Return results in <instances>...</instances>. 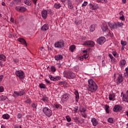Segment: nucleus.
I'll return each mask as SVG.
<instances>
[{
  "label": "nucleus",
  "instance_id": "obj_40",
  "mask_svg": "<svg viewBox=\"0 0 128 128\" xmlns=\"http://www.w3.org/2000/svg\"><path fill=\"white\" fill-rule=\"evenodd\" d=\"M112 54H113L115 58H118V54L116 52H112Z\"/></svg>",
  "mask_w": 128,
  "mask_h": 128
},
{
  "label": "nucleus",
  "instance_id": "obj_4",
  "mask_svg": "<svg viewBox=\"0 0 128 128\" xmlns=\"http://www.w3.org/2000/svg\"><path fill=\"white\" fill-rule=\"evenodd\" d=\"M42 112L46 116L50 117L52 116V110L50 109V108L48 107L44 108H42Z\"/></svg>",
  "mask_w": 128,
  "mask_h": 128
},
{
  "label": "nucleus",
  "instance_id": "obj_50",
  "mask_svg": "<svg viewBox=\"0 0 128 128\" xmlns=\"http://www.w3.org/2000/svg\"><path fill=\"white\" fill-rule=\"evenodd\" d=\"M68 8H70V10H72V8H74V6H72V4H68Z\"/></svg>",
  "mask_w": 128,
  "mask_h": 128
},
{
  "label": "nucleus",
  "instance_id": "obj_27",
  "mask_svg": "<svg viewBox=\"0 0 128 128\" xmlns=\"http://www.w3.org/2000/svg\"><path fill=\"white\" fill-rule=\"evenodd\" d=\"M54 8H62V4L60 3H55L54 4Z\"/></svg>",
  "mask_w": 128,
  "mask_h": 128
},
{
  "label": "nucleus",
  "instance_id": "obj_33",
  "mask_svg": "<svg viewBox=\"0 0 128 128\" xmlns=\"http://www.w3.org/2000/svg\"><path fill=\"white\" fill-rule=\"evenodd\" d=\"M74 50H76V46L72 45V46H70V52H73Z\"/></svg>",
  "mask_w": 128,
  "mask_h": 128
},
{
  "label": "nucleus",
  "instance_id": "obj_58",
  "mask_svg": "<svg viewBox=\"0 0 128 128\" xmlns=\"http://www.w3.org/2000/svg\"><path fill=\"white\" fill-rule=\"evenodd\" d=\"M32 2H34V4L35 6H36V2H38V0H31Z\"/></svg>",
  "mask_w": 128,
  "mask_h": 128
},
{
  "label": "nucleus",
  "instance_id": "obj_3",
  "mask_svg": "<svg viewBox=\"0 0 128 128\" xmlns=\"http://www.w3.org/2000/svg\"><path fill=\"white\" fill-rule=\"evenodd\" d=\"M64 78L70 80L72 78H74L76 74L70 71L66 70L64 72Z\"/></svg>",
  "mask_w": 128,
  "mask_h": 128
},
{
  "label": "nucleus",
  "instance_id": "obj_5",
  "mask_svg": "<svg viewBox=\"0 0 128 128\" xmlns=\"http://www.w3.org/2000/svg\"><path fill=\"white\" fill-rule=\"evenodd\" d=\"M26 94L25 90H22L20 92L14 91V93H12V96L14 98H18V96H24Z\"/></svg>",
  "mask_w": 128,
  "mask_h": 128
},
{
  "label": "nucleus",
  "instance_id": "obj_16",
  "mask_svg": "<svg viewBox=\"0 0 128 128\" xmlns=\"http://www.w3.org/2000/svg\"><path fill=\"white\" fill-rule=\"evenodd\" d=\"M48 78H50V80H53V82H56V80H60V76L54 77L52 75H49Z\"/></svg>",
  "mask_w": 128,
  "mask_h": 128
},
{
  "label": "nucleus",
  "instance_id": "obj_2",
  "mask_svg": "<svg viewBox=\"0 0 128 128\" xmlns=\"http://www.w3.org/2000/svg\"><path fill=\"white\" fill-rule=\"evenodd\" d=\"M108 26L111 28H122L124 26L122 22H116L114 23L108 22Z\"/></svg>",
  "mask_w": 128,
  "mask_h": 128
},
{
  "label": "nucleus",
  "instance_id": "obj_18",
  "mask_svg": "<svg viewBox=\"0 0 128 128\" xmlns=\"http://www.w3.org/2000/svg\"><path fill=\"white\" fill-rule=\"evenodd\" d=\"M68 98H70V94H65L62 96V100L63 102H66Z\"/></svg>",
  "mask_w": 128,
  "mask_h": 128
},
{
  "label": "nucleus",
  "instance_id": "obj_41",
  "mask_svg": "<svg viewBox=\"0 0 128 128\" xmlns=\"http://www.w3.org/2000/svg\"><path fill=\"white\" fill-rule=\"evenodd\" d=\"M66 118L67 122H71L72 118H70V117L69 116H66Z\"/></svg>",
  "mask_w": 128,
  "mask_h": 128
},
{
  "label": "nucleus",
  "instance_id": "obj_6",
  "mask_svg": "<svg viewBox=\"0 0 128 128\" xmlns=\"http://www.w3.org/2000/svg\"><path fill=\"white\" fill-rule=\"evenodd\" d=\"M48 14H52V10H43L41 12L42 16V18L46 20V18H48Z\"/></svg>",
  "mask_w": 128,
  "mask_h": 128
},
{
  "label": "nucleus",
  "instance_id": "obj_44",
  "mask_svg": "<svg viewBox=\"0 0 128 128\" xmlns=\"http://www.w3.org/2000/svg\"><path fill=\"white\" fill-rule=\"evenodd\" d=\"M89 6H90V10H94V5H92V4H90Z\"/></svg>",
  "mask_w": 128,
  "mask_h": 128
},
{
  "label": "nucleus",
  "instance_id": "obj_31",
  "mask_svg": "<svg viewBox=\"0 0 128 128\" xmlns=\"http://www.w3.org/2000/svg\"><path fill=\"white\" fill-rule=\"evenodd\" d=\"M73 120L76 124H80V122L78 120L80 118L78 117H73Z\"/></svg>",
  "mask_w": 128,
  "mask_h": 128
},
{
  "label": "nucleus",
  "instance_id": "obj_42",
  "mask_svg": "<svg viewBox=\"0 0 128 128\" xmlns=\"http://www.w3.org/2000/svg\"><path fill=\"white\" fill-rule=\"evenodd\" d=\"M121 44L122 46H126V42L121 40Z\"/></svg>",
  "mask_w": 128,
  "mask_h": 128
},
{
  "label": "nucleus",
  "instance_id": "obj_12",
  "mask_svg": "<svg viewBox=\"0 0 128 128\" xmlns=\"http://www.w3.org/2000/svg\"><path fill=\"white\" fill-rule=\"evenodd\" d=\"M106 42V38L104 36H101L97 40V42L98 44H104Z\"/></svg>",
  "mask_w": 128,
  "mask_h": 128
},
{
  "label": "nucleus",
  "instance_id": "obj_62",
  "mask_svg": "<svg viewBox=\"0 0 128 128\" xmlns=\"http://www.w3.org/2000/svg\"><path fill=\"white\" fill-rule=\"evenodd\" d=\"M20 20H22V21L24 20V16H20Z\"/></svg>",
  "mask_w": 128,
  "mask_h": 128
},
{
  "label": "nucleus",
  "instance_id": "obj_56",
  "mask_svg": "<svg viewBox=\"0 0 128 128\" xmlns=\"http://www.w3.org/2000/svg\"><path fill=\"white\" fill-rule=\"evenodd\" d=\"M82 116L83 118H86L87 117L86 116V113H83L82 114Z\"/></svg>",
  "mask_w": 128,
  "mask_h": 128
},
{
  "label": "nucleus",
  "instance_id": "obj_55",
  "mask_svg": "<svg viewBox=\"0 0 128 128\" xmlns=\"http://www.w3.org/2000/svg\"><path fill=\"white\" fill-rule=\"evenodd\" d=\"M125 70L126 72V74H124L125 76H128V68H126Z\"/></svg>",
  "mask_w": 128,
  "mask_h": 128
},
{
  "label": "nucleus",
  "instance_id": "obj_24",
  "mask_svg": "<svg viewBox=\"0 0 128 128\" xmlns=\"http://www.w3.org/2000/svg\"><path fill=\"white\" fill-rule=\"evenodd\" d=\"M76 102H78V99L80 98V95L78 94V92L76 90L74 92Z\"/></svg>",
  "mask_w": 128,
  "mask_h": 128
},
{
  "label": "nucleus",
  "instance_id": "obj_39",
  "mask_svg": "<svg viewBox=\"0 0 128 128\" xmlns=\"http://www.w3.org/2000/svg\"><path fill=\"white\" fill-rule=\"evenodd\" d=\"M108 122H110V124H114V118H110L108 119Z\"/></svg>",
  "mask_w": 128,
  "mask_h": 128
},
{
  "label": "nucleus",
  "instance_id": "obj_48",
  "mask_svg": "<svg viewBox=\"0 0 128 128\" xmlns=\"http://www.w3.org/2000/svg\"><path fill=\"white\" fill-rule=\"evenodd\" d=\"M78 107L76 106L73 108V112H78Z\"/></svg>",
  "mask_w": 128,
  "mask_h": 128
},
{
  "label": "nucleus",
  "instance_id": "obj_49",
  "mask_svg": "<svg viewBox=\"0 0 128 128\" xmlns=\"http://www.w3.org/2000/svg\"><path fill=\"white\" fill-rule=\"evenodd\" d=\"M59 86H66V82H60L58 84Z\"/></svg>",
  "mask_w": 128,
  "mask_h": 128
},
{
  "label": "nucleus",
  "instance_id": "obj_9",
  "mask_svg": "<svg viewBox=\"0 0 128 128\" xmlns=\"http://www.w3.org/2000/svg\"><path fill=\"white\" fill-rule=\"evenodd\" d=\"M54 46L55 48H64V41H59L58 42H56L54 44Z\"/></svg>",
  "mask_w": 128,
  "mask_h": 128
},
{
  "label": "nucleus",
  "instance_id": "obj_13",
  "mask_svg": "<svg viewBox=\"0 0 128 128\" xmlns=\"http://www.w3.org/2000/svg\"><path fill=\"white\" fill-rule=\"evenodd\" d=\"M102 32H107L108 34H110V30L108 28V26L106 24H103L102 26Z\"/></svg>",
  "mask_w": 128,
  "mask_h": 128
},
{
  "label": "nucleus",
  "instance_id": "obj_32",
  "mask_svg": "<svg viewBox=\"0 0 128 128\" xmlns=\"http://www.w3.org/2000/svg\"><path fill=\"white\" fill-rule=\"evenodd\" d=\"M86 108L82 106H81L79 110V112H83L84 114L86 112Z\"/></svg>",
  "mask_w": 128,
  "mask_h": 128
},
{
  "label": "nucleus",
  "instance_id": "obj_60",
  "mask_svg": "<svg viewBox=\"0 0 128 128\" xmlns=\"http://www.w3.org/2000/svg\"><path fill=\"white\" fill-rule=\"evenodd\" d=\"M4 80V75L0 76V82H2Z\"/></svg>",
  "mask_w": 128,
  "mask_h": 128
},
{
  "label": "nucleus",
  "instance_id": "obj_29",
  "mask_svg": "<svg viewBox=\"0 0 128 128\" xmlns=\"http://www.w3.org/2000/svg\"><path fill=\"white\" fill-rule=\"evenodd\" d=\"M2 118L4 120H8V118H10V116L8 114H4L2 115Z\"/></svg>",
  "mask_w": 128,
  "mask_h": 128
},
{
  "label": "nucleus",
  "instance_id": "obj_1",
  "mask_svg": "<svg viewBox=\"0 0 128 128\" xmlns=\"http://www.w3.org/2000/svg\"><path fill=\"white\" fill-rule=\"evenodd\" d=\"M87 90L90 92H94L98 90V85L92 79H89L88 80Z\"/></svg>",
  "mask_w": 128,
  "mask_h": 128
},
{
  "label": "nucleus",
  "instance_id": "obj_35",
  "mask_svg": "<svg viewBox=\"0 0 128 128\" xmlns=\"http://www.w3.org/2000/svg\"><path fill=\"white\" fill-rule=\"evenodd\" d=\"M50 70L52 72H56V67L54 66H50Z\"/></svg>",
  "mask_w": 128,
  "mask_h": 128
},
{
  "label": "nucleus",
  "instance_id": "obj_36",
  "mask_svg": "<svg viewBox=\"0 0 128 128\" xmlns=\"http://www.w3.org/2000/svg\"><path fill=\"white\" fill-rule=\"evenodd\" d=\"M53 108H57V109L60 108V104H54L53 105Z\"/></svg>",
  "mask_w": 128,
  "mask_h": 128
},
{
  "label": "nucleus",
  "instance_id": "obj_25",
  "mask_svg": "<svg viewBox=\"0 0 128 128\" xmlns=\"http://www.w3.org/2000/svg\"><path fill=\"white\" fill-rule=\"evenodd\" d=\"M0 60H2L3 62H6V57L4 54H0Z\"/></svg>",
  "mask_w": 128,
  "mask_h": 128
},
{
  "label": "nucleus",
  "instance_id": "obj_28",
  "mask_svg": "<svg viewBox=\"0 0 128 128\" xmlns=\"http://www.w3.org/2000/svg\"><path fill=\"white\" fill-rule=\"evenodd\" d=\"M90 31L93 32L96 30V24H92L90 28Z\"/></svg>",
  "mask_w": 128,
  "mask_h": 128
},
{
  "label": "nucleus",
  "instance_id": "obj_52",
  "mask_svg": "<svg viewBox=\"0 0 128 128\" xmlns=\"http://www.w3.org/2000/svg\"><path fill=\"white\" fill-rule=\"evenodd\" d=\"M22 116V114L20 113H18L17 115V118H20Z\"/></svg>",
  "mask_w": 128,
  "mask_h": 128
},
{
  "label": "nucleus",
  "instance_id": "obj_15",
  "mask_svg": "<svg viewBox=\"0 0 128 128\" xmlns=\"http://www.w3.org/2000/svg\"><path fill=\"white\" fill-rule=\"evenodd\" d=\"M122 82H124V78H122V76L121 74H119L116 80V82L117 84H122Z\"/></svg>",
  "mask_w": 128,
  "mask_h": 128
},
{
  "label": "nucleus",
  "instance_id": "obj_45",
  "mask_svg": "<svg viewBox=\"0 0 128 128\" xmlns=\"http://www.w3.org/2000/svg\"><path fill=\"white\" fill-rule=\"evenodd\" d=\"M25 102H26V104H30V98H26Z\"/></svg>",
  "mask_w": 128,
  "mask_h": 128
},
{
  "label": "nucleus",
  "instance_id": "obj_23",
  "mask_svg": "<svg viewBox=\"0 0 128 128\" xmlns=\"http://www.w3.org/2000/svg\"><path fill=\"white\" fill-rule=\"evenodd\" d=\"M18 42H21V44H22L26 46V42L24 38H19L18 39Z\"/></svg>",
  "mask_w": 128,
  "mask_h": 128
},
{
  "label": "nucleus",
  "instance_id": "obj_30",
  "mask_svg": "<svg viewBox=\"0 0 128 128\" xmlns=\"http://www.w3.org/2000/svg\"><path fill=\"white\" fill-rule=\"evenodd\" d=\"M6 98H8V97L6 96L2 95L0 96V100L1 101L6 100Z\"/></svg>",
  "mask_w": 128,
  "mask_h": 128
},
{
  "label": "nucleus",
  "instance_id": "obj_46",
  "mask_svg": "<svg viewBox=\"0 0 128 128\" xmlns=\"http://www.w3.org/2000/svg\"><path fill=\"white\" fill-rule=\"evenodd\" d=\"M41 100H42L44 102H48V98L47 97H43Z\"/></svg>",
  "mask_w": 128,
  "mask_h": 128
},
{
  "label": "nucleus",
  "instance_id": "obj_17",
  "mask_svg": "<svg viewBox=\"0 0 128 128\" xmlns=\"http://www.w3.org/2000/svg\"><path fill=\"white\" fill-rule=\"evenodd\" d=\"M126 64V62L124 60H122L120 61V66L122 70L124 68V66Z\"/></svg>",
  "mask_w": 128,
  "mask_h": 128
},
{
  "label": "nucleus",
  "instance_id": "obj_37",
  "mask_svg": "<svg viewBox=\"0 0 128 128\" xmlns=\"http://www.w3.org/2000/svg\"><path fill=\"white\" fill-rule=\"evenodd\" d=\"M108 108H110V106L105 105V110L107 114H110V110H108Z\"/></svg>",
  "mask_w": 128,
  "mask_h": 128
},
{
  "label": "nucleus",
  "instance_id": "obj_43",
  "mask_svg": "<svg viewBox=\"0 0 128 128\" xmlns=\"http://www.w3.org/2000/svg\"><path fill=\"white\" fill-rule=\"evenodd\" d=\"M32 106L33 108H36V106H38V104L34 102L32 104Z\"/></svg>",
  "mask_w": 128,
  "mask_h": 128
},
{
  "label": "nucleus",
  "instance_id": "obj_61",
  "mask_svg": "<svg viewBox=\"0 0 128 128\" xmlns=\"http://www.w3.org/2000/svg\"><path fill=\"white\" fill-rule=\"evenodd\" d=\"M14 62H15V64H18V59H14L13 60Z\"/></svg>",
  "mask_w": 128,
  "mask_h": 128
},
{
  "label": "nucleus",
  "instance_id": "obj_63",
  "mask_svg": "<svg viewBox=\"0 0 128 128\" xmlns=\"http://www.w3.org/2000/svg\"><path fill=\"white\" fill-rule=\"evenodd\" d=\"M119 14L121 16H124V12L122 11H120Z\"/></svg>",
  "mask_w": 128,
  "mask_h": 128
},
{
  "label": "nucleus",
  "instance_id": "obj_64",
  "mask_svg": "<svg viewBox=\"0 0 128 128\" xmlns=\"http://www.w3.org/2000/svg\"><path fill=\"white\" fill-rule=\"evenodd\" d=\"M45 82H46V84H50V80H48L46 78L45 79Z\"/></svg>",
  "mask_w": 128,
  "mask_h": 128
},
{
  "label": "nucleus",
  "instance_id": "obj_7",
  "mask_svg": "<svg viewBox=\"0 0 128 128\" xmlns=\"http://www.w3.org/2000/svg\"><path fill=\"white\" fill-rule=\"evenodd\" d=\"M16 76H18L20 80H24V72L20 70L16 72Z\"/></svg>",
  "mask_w": 128,
  "mask_h": 128
},
{
  "label": "nucleus",
  "instance_id": "obj_51",
  "mask_svg": "<svg viewBox=\"0 0 128 128\" xmlns=\"http://www.w3.org/2000/svg\"><path fill=\"white\" fill-rule=\"evenodd\" d=\"M4 90V86H0V92H3Z\"/></svg>",
  "mask_w": 128,
  "mask_h": 128
},
{
  "label": "nucleus",
  "instance_id": "obj_38",
  "mask_svg": "<svg viewBox=\"0 0 128 128\" xmlns=\"http://www.w3.org/2000/svg\"><path fill=\"white\" fill-rule=\"evenodd\" d=\"M39 88H46V84H39Z\"/></svg>",
  "mask_w": 128,
  "mask_h": 128
},
{
  "label": "nucleus",
  "instance_id": "obj_10",
  "mask_svg": "<svg viewBox=\"0 0 128 128\" xmlns=\"http://www.w3.org/2000/svg\"><path fill=\"white\" fill-rule=\"evenodd\" d=\"M122 110V107L118 104H116L113 108V112H120V110Z\"/></svg>",
  "mask_w": 128,
  "mask_h": 128
},
{
  "label": "nucleus",
  "instance_id": "obj_34",
  "mask_svg": "<svg viewBox=\"0 0 128 128\" xmlns=\"http://www.w3.org/2000/svg\"><path fill=\"white\" fill-rule=\"evenodd\" d=\"M24 4H26V6H30V4H32L30 0H24Z\"/></svg>",
  "mask_w": 128,
  "mask_h": 128
},
{
  "label": "nucleus",
  "instance_id": "obj_53",
  "mask_svg": "<svg viewBox=\"0 0 128 128\" xmlns=\"http://www.w3.org/2000/svg\"><path fill=\"white\" fill-rule=\"evenodd\" d=\"M88 6V2L84 1V2L82 4V6Z\"/></svg>",
  "mask_w": 128,
  "mask_h": 128
},
{
  "label": "nucleus",
  "instance_id": "obj_22",
  "mask_svg": "<svg viewBox=\"0 0 128 128\" xmlns=\"http://www.w3.org/2000/svg\"><path fill=\"white\" fill-rule=\"evenodd\" d=\"M62 54L56 55L54 56L55 60H62Z\"/></svg>",
  "mask_w": 128,
  "mask_h": 128
},
{
  "label": "nucleus",
  "instance_id": "obj_26",
  "mask_svg": "<svg viewBox=\"0 0 128 128\" xmlns=\"http://www.w3.org/2000/svg\"><path fill=\"white\" fill-rule=\"evenodd\" d=\"M108 96H109V100H112L114 98H116V94H114V93L110 94Z\"/></svg>",
  "mask_w": 128,
  "mask_h": 128
},
{
  "label": "nucleus",
  "instance_id": "obj_14",
  "mask_svg": "<svg viewBox=\"0 0 128 128\" xmlns=\"http://www.w3.org/2000/svg\"><path fill=\"white\" fill-rule=\"evenodd\" d=\"M84 44L86 46H89V47L94 46V42L92 41H87V42H85Z\"/></svg>",
  "mask_w": 128,
  "mask_h": 128
},
{
  "label": "nucleus",
  "instance_id": "obj_11",
  "mask_svg": "<svg viewBox=\"0 0 128 128\" xmlns=\"http://www.w3.org/2000/svg\"><path fill=\"white\" fill-rule=\"evenodd\" d=\"M15 9L17 12H24L26 10V8L24 6H18L15 8Z\"/></svg>",
  "mask_w": 128,
  "mask_h": 128
},
{
  "label": "nucleus",
  "instance_id": "obj_8",
  "mask_svg": "<svg viewBox=\"0 0 128 128\" xmlns=\"http://www.w3.org/2000/svg\"><path fill=\"white\" fill-rule=\"evenodd\" d=\"M122 96V100L125 102H127L128 104V90L126 91L125 94H124V92H122L121 96Z\"/></svg>",
  "mask_w": 128,
  "mask_h": 128
},
{
  "label": "nucleus",
  "instance_id": "obj_54",
  "mask_svg": "<svg viewBox=\"0 0 128 128\" xmlns=\"http://www.w3.org/2000/svg\"><path fill=\"white\" fill-rule=\"evenodd\" d=\"M83 58H85V59L88 58V54H84L83 55Z\"/></svg>",
  "mask_w": 128,
  "mask_h": 128
},
{
  "label": "nucleus",
  "instance_id": "obj_59",
  "mask_svg": "<svg viewBox=\"0 0 128 128\" xmlns=\"http://www.w3.org/2000/svg\"><path fill=\"white\" fill-rule=\"evenodd\" d=\"M74 24H77V25H78L80 24V22H78V20H75L74 21Z\"/></svg>",
  "mask_w": 128,
  "mask_h": 128
},
{
  "label": "nucleus",
  "instance_id": "obj_20",
  "mask_svg": "<svg viewBox=\"0 0 128 128\" xmlns=\"http://www.w3.org/2000/svg\"><path fill=\"white\" fill-rule=\"evenodd\" d=\"M108 56L110 59L111 62H112V64H116V59L115 58L112 54H108Z\"/></svg>",
  "mask_w": 128,
  "mask_h": 128
},
{
  "label": "nucleus",
  "instance_id": "obj_57",
  "mask_svg": "<svg viewBox=\"0 0 128 128\" xmlns=\"http://www.w3.org/2000/svg\"><path fill=\"white\" fill-rule=\"evenodd\" d=\"M120 19L121 20H124V16H120Z\"/></svg>",
  "mask_w": 128,
  "mask_h": 128
},
{
  "label": "nucleus",
  "instance_id": "obj_47",
  "mask_svg": "<svg viewBox=\"0 0 128 128\" xmlns=\"http://www.w3.org/2000/svg\"><path fill=\"white\" fill-rule=\"evenodd\" d=\"M94 10H98V8H100L98 4H94Z\"/></svg>",
  "mask_w": 128,
  "mask_h": 128
},
{
  "label": "nucleus",
  "instance_id": "obj_19",
  "mask_svg": "<svg viewBox=\"0 0 128 128\" xmlns=\"http://www.w3.org/2000/svg\"><path fill=\"white\" fill-rule=\"evenodd\" d=\"M91 122L92 124L94 126H96L97 124H98V121L96 118H92L91 119Z\"/></svg>",
  "mask_w": 128,
  "mask_h": 128
},
{
  "label": "nucleus",
  "instance_id": "obj_21",
  "mask_svg": "<svg viewBox=\"0 0 128 128\" xmlns=\"http://www.w3.org/2000/svg\"><path fill=\"white\" fill-rule=\"evenodd\" d=\"M48 28H49L48 24H46L43 25L41 28V30L43 32H46V30H48Z\"/></svg>",
  "mask_w": 128,
  "mask_h": 128
}]
</instances>
